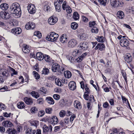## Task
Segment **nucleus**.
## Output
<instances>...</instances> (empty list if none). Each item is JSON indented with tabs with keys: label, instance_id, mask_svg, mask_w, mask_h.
Wrapping results in <instances>:
<instances>
[{
	"label": "nucleus",
	"instance_id": "f257e3e1",
	"mask_svg": "<svg viewBox=\"0 0 134 134\" xmlns=\"http://www.w3.org/2000/svg\"><path fill=\"white\" fill-rule=\"evenodd\" d=\"M10 11L12 13L15 14L17 17L21 16V11L20 7L19 4L15 3L12 4L10 7Z\"/></svg>",
	"mask_w": 134,
	"mask_h": 134
},
{
	"label": "nucleus",
	"instance_id": "f03ea898",
	"mask_svg": "<svg viewBox=\"0 0 134 134\" xmlns=\"http://www.w3.org/2000/svg\"><path fill=\"white\" fill-rule=\"evenodd\" d=\"M58 35L54 32H51L47 35L46 37V39L49 41H54L58 37Z\"/></svg>",
	"mask_w": 134,
	"mask_h": 134
},
{
	"label": "nucleus",
	"instance_id": "7ed1b4c3",
	"mask_svg": "<svg viewBox=\"0 0 134 134\" xmlns=\"http://www.w3.org/2000/svg\"><path fill=\"white\" fill-rule=\"evenodd\" d=\"M64 68L62 66H60L59 64L55 63L53 64L52 66V69L53 72L58 71L60 73H62L64 70Z\"/></svg>",
	"mask_w": 134,
	"mask_h": 134
},
{
	"label": "nucleus",
	"instance_id": "20e7f679",
	"mask_svg": "<svg viewBox=\"0 0 134 134\" xmlns=\"http://www.w3.org/2000/svg\"><path fill=\"white\" fill-rule=\"evenodd\" d=\"M120 45L123 47H126L127 50H130V47L129 46V42L128 40L126 38H123L120 40Z\"/></svg>",
	"mask_w": 134,
	"mask_h": 134
},
{
	"label": "nucleus",
	"instance_id": "39448f33",
	"mask_svg": "<svg viewBox=\"0 0 134 134\" xmlns=\"http://www.w3.org/2000/svg\"><path fill=\"white\" fill-rule=\"evenodd\" d=\"M58 20V18L54 16L50 17L48 20V22L49 24L53 25L56 23Z\"/></svg>",
	"mask_w": 134,
	"mask_h": 134
},
{
	"label": "nucleus",
	"instance_id": "423d86ee",
	"mask_svg": "<svg viewBox=\"0 0 134 134\" xmlns=\"http://www.w3.org/2000/svg\"><path fill=\"white\" fill-rule=\"evenodd\" d=\"M28 10L30 13L33 14L36 12V8L34 4H31L28 6Z\"/></svg>",
	"mask_w": 134,
	"mask_h": 134
},
{
	"label": "nucleus",
	"instance_id": "0eeeda50",
	"mask_svg": "<svg viewBox=\"0 0 134 134\" xmlns=\"http://www.w3.org/2000/svg\"><path fill=\"white\" fill-rule=\"evenodd\" d=\"M1 16L3 19H7L10 17V15L8 12L2 11L1 12Z\"/></svg>",
	"mask_w": 134,
	"mask_h": 134
},
{
	"label": "nucleus",
	"instance_id": "6e6552de",
	"mask_svg": "<svg viewBox=\"0 0 134 134\" xmlns=\"http://www.w3.org/2000/svg\"><path fill=\"white\" fill-rule=\"evenodd\" d=\"M77 44V41L74 39L70 40L68 43V46L69 47L73 48Z\"/></svg>",
	"mask_w": 134,
	"mask_h": 134
},
{
	"label": "nucleus",
	"instance_id": "1a4fd4ad",
	"mask_svg": "<svg viewBox=\"0 0 134 134\" xmlns=\"http://www.w3.org/2000/svg\"><path fill=\"white\" fill-rule=\"evenodd\" d=\"M60 40L62 43H66L68 41L67 37L66 34H63L61 36Z\"/></svg>",
	"mask_w": 134,
	"mask_h": 134
},
{
	"label": "nucleus",
	"instance_id": "9d476101",
	"mask_svg": "<svg viewBox=\"0 0 134 134\" xmlns=\"http://www.w3.org/2000/svg\"><path fill=\"white\" fill-rule=\"evenodd\" d=\"M2 124L3 126L7 128L11 127L13 125L12 123L8 120L4 121L2 122Z\"/></svg>",
	"mask_w": 134,
	"mask_h": 134
},
{
	"label": "nucleus",
	"instance_id": "9b49d317",
	"mask_svg": "<svg viewBox=\"0 0 134 134\" xmlns=\"http://www.w3.org/2000/svg\"><path fill=\"white\" fill-rule=\"evenodd\" d=\"M21 32V29L19 27L14 28L12 29V32L13 34L16 35L20 34Z\"/></svg>",
	"mask_w": 134,
	"mask_h": 134
},
{
	"label": "nucleus",
	"instance_id": "f8f14e48",
	"mask_svg": "<svg viewBox=\"0 0 134 134\" xmlns=\"http://www.w3.org/2000/svg\"><path fill=\"white\" fill-rule=\"evenodd\" d=\"M69 86L70 89L71 90H75L76 87V83L74 81H71L69 82Z\"/></svg>",
	"mask_w": 134,
	"mask_h": 134
},
{
	"label": "nucleus",
	"instance_id": "ddd939ff",
	"mask_svg": "<svg viewBox=\"0 0 134 134\" xmlns=\"http://www.w3.org/2000/svg\"><path fill=\"white\" fill-rule=\"evenodd\" d=\"M25 27L27 29H33L35 28V25L34 23L32 22H29L26 25Z\"/></svg>",
	"mask_w": 134,
	"mask_h": 134
},
{
	"label": "nucleus",
	"instance_id": "4468645a",
	"mask_svg": "<svg viewBox=\"0 0 134 134\" xmlns=\"http://www.w3.org/2000/svg\"><path fill=\"white\" fill-rule=\"evenodd\" d=\"M88 44L86 42L81 43L79 44V46L83 50L87 49L88 47Z\"/></svg>",
	"mask_w": 134,
	"mask_h": 134
},
{
	"label": "nucleus",
	"instance_id": "2eb2a0df",
	"mask_svg": "<svg viewBox=\"0 0 134 134\" xmlns=\"http://www.w3.org/2000/svg\"><path fill=\"white\" fill-rule=\"evenodd\" d=\"M125 59L127 63L130 64L132 60V57L131 54L129 53L126 54L125 56Z\"/></svg>",
	"mask_w": 134,
	"mask_h": 134
},
{
	"label": "nucleus",
	"instance_id": "dca6fc26",
	"mask_svg": "<svg viewBox=\"0 0 134 134\" xmlns=\"http://www.w3.org/2000/svg\"><path fill=\"white\" fill-rule=\"evenodd\" d=\"M25 103L28 105H31L33 103L32 99L31 98L25 97L24 99Z\"/></svg>",
	"mask_w": 134,
	"mask_h": 134
},
{
	"label": "nucleus",
	"instance_id": "f3484780",
	"mask_svg": "<svg viewBox=\"0 0 134 134\" xmlns=\"http://www.w3.org/2000/svg\"><path fill=\"white\" fill-rule=\"evenodd\" d=\"M36 132V130H32L31 127L26 128L25 131L26 134H35Z\"/></svg>",
	"mask_w": 134,
	"mask_h": 134
},
{
	"label": "nucleus",
	"instance_id": "a211bd4d",
	"mask_svg": "<svg viewBox=\"0 0 134 134\" xmlns=\"http://www.w3.org/2000/svg\"><path fill=\"white\" fill-rule=\"evenodd\" d=\"M105 47L104 44L101 43H99L97 44L94 49L97 50L98 49H99L100 50L102 51L103 50V49L105 48Z\"/></svg>",
	"mask_w": 134,
	"mask_h": 134
},
{
	"label": "nucleus",
	"instance_id": "6ab92c4d",
	"mask_svg": "<svg viewBox=\"0 0 134 134\" xmlns=\"http://www.w3.org/2000/svg\"><path fill=\"white\" fill-rule=\"evenodd\" d=\"M0 74L2 75L3 77L5 79H6L7 77L9 76L8 72L6 70H4V71H0Z\"/></svg>",
	"mask_w": 134,
	"mask_h": 134
},
{
	"label": "nucleus",
	"instance_id": "aec40b11",
	"mask_svg": "<svg viewBox=\"0 0 134 134\" xmlns=\"http://www.w3.org/2000/svg\"><path fill=\"white\" fill-rule=\"evenodd\" d=\"M36 55L37 59L39 60H41L44 59V55L41 53H37Z\"/></svg>",
	"mask_w": 134,
	"mask_h": 134
},
{
	"label": "nucleus",
	"instance_id": "412c9836",
	"mask_svg": "<svg viewBox=\"0 0 134 134\" xmlns=\"http://www.w3.org/2000/svg\"><path fill=\"white\" fill-rule=\"evenodd\" d=\"M46 100L47 103L50 104H53L54 101L52 98L50 97H47L46 98Z\"/></svg>",
	"mask_w": 134,
	"mask_h": 134
},
{
	"label": "nucleus",
	"instance_id": "4be33fe9",
	"mask_svg": "<svg viewBox=\"0 0 134 134\" xmlns=\"http://www.w3.org/2000/svg\"><path fill=\"white\" fill-rule=\"evenodd\" d=\"M117 17L120 19H122L124 17V12L122 11H118L116 14Z\"/></svg>",
	"mask_w": 134,
	"mask_h": 134
},
{
	"label": "nucleus",
	"instance_id": "5701e85b",
	"mask_svg": "<svg viewBox=\"0 0 134 134\" xmlns=\"http://www.w3.org/2000/svg\"><path fill=\"white\" fill-rule=\"evenodd\" d=\"M74 105L75 107L78 109H80L82 108V106L80 102L77 100H75L74 101Z\"/></svg>",
	"mask_w": 134,
	"mask_h": 134
},
{
	"label": "nucleus",
	"instance_id": "b1692460",
	"mask_svg": "<svg viewBox=\"0 0 134 134\" xmlns=\"http://www.w3.org/2000/svg\"><path fill=\"white\" fill-rule=\"evenodd\" d=\"M6 132L8 134H17V132L15 129H12L10 128L8 129Z\"/></svg>",
	"mask_w": 134,
	"mask_h": 134
},
{
	"label": "nucleus",
	"instance_id": "393cba45",
	"mask_svg": "<svg viewBox=\"0 0 134 134\" xmlns=\"http://www.w3.org/2000/svg\"><path fill=\"white\" fill-rule=\"evenodd\" d=\"M54 4L56 11L58 12H60L61 10V6L60 4H58L57 2H54Z\"/></svg>",
	"mask_w": 134,
	"mask_h": 134
},
{
	"label": "nucleus",
	"instance_id": "a878e982",
	"mask_svg": "<svg viewBox=\"0 0 134 134\" xmlns=\"http://www.w3.org/2000/svg\"><path fill=\"white\" fill-rule=\"evenodd\" d=\"M52 123L54 124H57L58 122V119L56 116H53L51 119Z\"/></svg>",
	"mask_w": 134,
	"mask_h": 134
},
{
	"label": "nucleus",
	"instance_id": "bb28decb",
	"mask_svg": "<svg viewBox=\"0 0 134 134\" xmlns=\"http://www.w3.org/2000/svg\"><path fill=\"white\" fill-rule=\"evenodd\" d=\"M55 82L56 84L59 86H61L63 85L62 80L59 79H56L55 80Z\"/></svg>",
	"mask_w": 134,
	"mask_h": 134
},
{
	"label": "nucleus",
	"instance_id": "cd10ccee",
	"mask_svg": "<svg viewBox=\"0 0 134 134\" xmlns=\"http://www.w3.org/2000/svg\"><path fill=\"white\" fill-rule=\"evenodd\" d=\"M64 75L65 77L67 78H69L71 76V74L69 71H66L64 72Z\"/></svg>",
	"mask_w": 134,
	"mask_h": 134
},
{
	"label": "nucleus",
	"instance_id": "c85d7f7f",
	"mask_svg": "<svg viewBox=\"0 0 134 134\" xmlns=\"http://www.w3.org/2000/svg\"><path fill=\"white\" fill-rule=\"evenodd\" d=\"M1 8L3 10L7 9L9 7L8 5L6 3H3L0 5Z\"/></svg>",
	"mask_w": 134,
	"mask_h": 134
},
{
	"label": "nucleus",
	"instance_id": "c756f323",
	"mask_svg": "<svg viewBox=\"0 0 134 134\" xmlns=\"http://www.w3.org/2000/svg\"><path fill=\"white\" fill-rule=\"evenodd\" d=\"M31 94L32 96L36 98H37L39 97V94L37 92H36L35 91H33L31 93Z\"/></svg>",
	"mask_w": 134,
	"mask_h": 134
},
{
	"label": "nucleus",
	"instance_id": "7c9ffc66",
	"mask_svg": "<svg viewBox=\"0 0 134 134\" xmlns=\"http://www.w3.org/2000/svg\"><path fill=\"white\" fill-rule=\"evenodd\" d=\"M44 59L46 62L50 63L51 62L52 59L48 55H45L44 56Z\"/></svg>",
	"mask_w": 134,
	"mask_h": 134
},
{
	"label": "nucleus",
	"instance_id": "2f4dec72",
	"mask_svg": "<svg viewBox=\"0 0 134 134\" xmlns=\"http://www.w3.org/2000/svg\"><path fill=\"white\" fill-rule=\"evenodd\" d=\"M73 17L74 19L75 20H78L79 18V15L77 12H74L73 14Z\"/></svg>",
	"mask_w": 134,
	"mask_h": 134
},
{
	"label": "nucleus",
	"instance_id": "473e14b6",
	"mask_svg": "<svg viewBox=\"0 0 134 134\" xmlns=\"http://www.w3.org/2000/svg\"><path fill=\"white\" fill-rule=\"evenodd\" d=\"M22 51L25 53H28L30 52V49L29 47H27V46H26L23 48Z\"/></svg>",
	"mask_w": 134,
	"mask_h": 134
},
{
	"label": "nucleus",
	"instance_id": "72a5a7b5",
	"mask_svg": "<svg viewBox=\"0 0 134 134\" xmlns=\"http://www.w3.org/2000/svg\"><path fill=\"white\" fill-rule=\"evenodd\" d=\"M79 36V38L82 40H86L87 37L86 34L85 33L80 34Z\"/></svg>",
	"mask_w": 134,
	"mask_h": 134
},
{
	"label": "nucleus",
	"instance_id": "f704fd0d",
	"mask_svg": "<svg viewBox=\"0 0 134 134\" xmlns=\"http://www.w3.org/2000/svg\"><path fill=\"white\" fill-rule=\"evenodd\" d=\"M25 107L24 103L23 102L19 103L17 104L18 107L19 109H23Z\"/></svg>",
	"mask_w": 134,
	"mask_h": 134
},
{
	"label": "nucleus",
	"instance_id": "c9c22d12",
	"mask_svg": "<svg viewBox=\"0 0 134 134\" xmlns=\"http://www.w3.org/2000/svg\"><path fill=\"white\" fill-rule=\"evenodd\" d=\"M117 2L118 1L117 0H111L110 4L113 7H116Z\"/></svg>",
	"mask_w": 134,
	"mask_h": 134
},
{
	"label": "nucleus",
	"instance_id": "e433bc0d",
	"mask_svg": "<svg viewBox=\"0 0 134 134\" xmlns=\"http://www.w3.org/2000/svg\"><path fill=\"white\" fill-rule=\"evenodd\" d=\"M33 74L35 78L37 79H38L40 78V76L38 73L35 71H34L33 72Z\"/></svg>",
	"mask_w": 134,
	"mask_h": 134
},
{
	"label": "nucleus",
	"instance_id": "4c0bfd02",
	"mask_svg": "<svg viewBox=\"0 0 134 134\" xmlns=\"http://www.w3.org/2000/svg\"><path fill=\"white\" fill-rule=\"evenodd\" d=\"M43 132L45 133H47L49 130V127L46 125H44L43 126Z\"/></svg>",
	"mask_w": 134,
	"mask_h": 134
},
{
	"label": "nucleus",
	"instance_id": "58836bf2",
	"mask_svg": "<svg viewBox=\"0 0 134 134\" xmlns=\"http://www.w3.org/2000/svg\"><path fill=\"white\" fill-rule=\"evenodd\" d=\"M40 91L41 93L43 94H46L47 90L45 88L42 87L40 88Z\"/></svg>",
	"mask_w": 134,
	"mask_h": 134
},
{
	"label": "nucleus",
	"instance_id": "ea45409f",
	"mask_svg": "<svg viewBox=\"0 0 134 134\" xmlns=\"http://www.w3.org/2000/svg\"><path fill=\"white\" fill-rule=\"evenodd\" d=\"M49 70L47 68H43L42 71V74L44 75L47 74L49 72Z\"/></svg>",
	"mask_w": 134,
	"mask_h": 134
},
{
	"label": "nucleus",
	"instance_id": "a19ab883",
	"mask_svg": "<svg viewBox=\"0 0 134 134\" xmlns=\"http://www.w3.org/2000/svg\"><path fill=\"white\" fill-rule=\"evenodd\" d=\"M34 36L37 37L38 38H41L42 37L41 33L39 31H36L34 33Z\"/></svg>",
	"mask_w": 134,
	"mask_h": 134
},
{
	"label": "nucleus",
	"instance_id": "79ce46f5",
	"mask_svg": "<svg viewBox=\"0 0 134 134\" xmlns=\"http://www.w3.org/2000/svg\"><path fill=\"white\" fill-rule=\"evenodd\" d=\"M71 27L73 29L75 30L77 28L78 25L76 23H72L71 24Z\"/></svg>",
	"mask_w": 134,
	"mask_h": 134
},
{
	"label": "nucleus",
	"instance_id": "37998d69",
	"mask_svg": "<svg viewBox=\"0 0 134 134\" xmlns=\"http://www.w3.org/2000/svg\"><path fill=\"white\" fill-rule=\"evenodd\" d=\"M79 53V50L77 49H76L72 53V54L75 57L78 55Z\"/></svg>",
	"mask_w": 134,
	"mask_h": 134
},
{
	"label": "nucleus",
	"instance_id": "c03bdc74",
	"mask_svg": "<svg viewBox=\"0 0 134 134\" xmlns=\"http://www.w3.org/2000/svg\"><path fill=\"white\" fill-rule=\"evenodd\" d=\"M31 126H34L36 128L39 125V122L37 121H33L31 123Z\"/></svg>",
	"mask_w": 134,
	"mask_h": 134
},
{
	"label": "nucleus",
	"instance_id": "a18cd8bd",
	"mask_svg": "<svg viewBox=\"0 0 134 134\" xmlns=\"http://www.w3.org/2000/svg\"><path fill=\"white\" fill-rule=\"evenodd\" d=\"M37 108L35 107H34L31 108L30 109L31 112L33 113H35L37 112Z\"/></svg>",
	"mask_w": 134,
	"mask_h": 134
},
{
	"label": "nucleus",
	"instance_id": "49530a36",
	"mask_svg": "<svg viewBox=\"0 0 134 134\" xmlns=\"http://www.w3.org/2000/svg\"><path fill=\"white\" fill-rule=\"evenodd\" d=\"M92 33H97L98 32V30L97 28L96 27H93V28L91 30Z\"/></svg>",
	"mask_w": 134,
	"mask_h": 134
},
{
	"label": "nucleus",
	"instance_id": "de8ad7c7",
	"mask_svg": "<svg viewBox=\"0 0 134 134\" xmlns=\"http://www.w3.org/2000/svg\"><path fill=\"white\" fill-rule=\"evenodd\" d=\"M52 111V108H47L45 109L46 112V113L51 114Z\"/></svg>",
	"mask_w": 134,
	"mask_h": 134
},
{
	"label": "nucleus",
	"instance_id": "09e8293b",
	"mask_svg": "<svg viewBox=\"0 0 134 134\" xmlns=\"http://www.w3.org/2000/svg\"><path fill=\"white\" fill-rule=\"evenodd\" d=\"M87 84H86L85 85V90L86 91L85 92V93H88L89 94L90 93V91L88 87L87 86Z\"/></svg>",
	"mask_w": 134,
	"mask_h": 134
},
{
	"label": "nucleus",
	"instance_id": "8fccbe9b",
	"mask_svg": "<svg viewBox=\"0 0 134 134\" xmlns=\"http://www.w3.org/2000/svg\"><path fill=\"white\" fill-rule=\"evenodd\" d=\"M124 3L123 2L118 1L116 7H121L123 5Z\"/></svg>",
	"mask_w": 134,
	"mask_h": 134
},
{
	"label": "nucleus",
	"instance_id": "3c124183",
	"mask_svg": "<svg viewBox=\"0 0 134 134\" xmlns=\"http://www.w3.org/2000/svg\"><path fill=\"white\" fill-rule=\"evenodd\" d=\"M121 73L125 81L127 82V77L126 73L124 71H122L121 72Z\"/></svg>",
	"mask_w": 134,
	"mask_h": 134
},
{
	"label": "nucleus",
	"instance_id": "603ef678",
	"mask_svg": "<svg viewBox=\"0 0 134 134\" xmlns=\"http://www.w3.org/2000/svg\"><path fill=\"white\" fill-rule=\"evenodd\" d=\"M65 114V113L64 110H62L59 113L60 116L61 117H64Z\"/></svg>",
	"mask_w": 134,
	"mask_h": 134
},
{
	"label": "nucleus",
	"instance_id": "864d4df0",
	"mask_svg": "<svg viewBox=\"0 0 134 134\" xmlns=\"http://www.w3.org/2000/svg\"><path fill=\"white\" fill-rule=\"evenodd\" d=\"M67 7L66 5V2L65 1H64L62 4V9L64 10H65L67 8Z\"/></svg>",
	"mask_w": 134,
	"mask_h": 134
},
{
	"label": "nucleus",
	"instance_id": "5fc2aeb1",
	"mask_svg": "<svg viewBox=\"0 0 134 134\" xmlns=\"http://www.w3.org/2000/svg\"><path fill=\"white\" fill-rule=\"evenodd\" d=\"M53 98L54 99L57 100L59 99L60 97V96L57 94H54L53 96Z\"/></svg>",
	"mask_w": 134,
	"mask_h": 134
},
{
	"label": "nucleus",
	"instance_id": "6e6d98bb",
	"mask_svg": "<svg viewBox=\"0 0 134 134\" xmlns=\"http://www.w3.org/2000/svg\"><path fill=\"white\" fill-rule=\"evenodd\" d=\"M96 25L95 21H91L89 23V26L90 27H94V26Z\"/></svg>",
	"mask_w": 134,
	"mask_h": 134
},
{
	"label": "nucleus",
	"instance_id": "4d7b16f0",
	"mask_svg": "<svg viewBox=\"0 0 134 134\" xmlns=\"http://www.w3.org/2000/svg\"><path fill=\"white\" fill-rule=\"evenodd\" d=\"M68 13L70 14L72 12V10L71 9L70 7L69 6H68L67 8L65 9Z\"/></svg>",
	"mask_w": 134,
	"mask_h": 134
},
{
	"label": "nucleus",
	"instance_id": "13d9d810",
	"mask_svg": "<svg viewBox=\"0 0 134 134\" xmlns=\"http://www.w3.org/2000/svg\"><path fill=\"white\" fill-rule=\"evenodd\" d=\"M127 9V12H131L132 13H133V12L134 11V9L131 7L128 8Z\"/></svg>",
	"mask_w": 134,
	"mask_h": 134
},
{
	"label": "nucleus",
	"instance_id": "bf43d9fd",
	"mask_svg": "<svg viewBox=\"0 0 134 134\" xmlns=\"http://www.w3.org/2000/svg\"><path fill=\"white\" fill-rule=\"evenodd\" d=\"M89 100L90 101L92 102H93L95 101L94 97L93 95L90 96Z\"/></svg>",
	"mask_w": 134,
	"mask_h": 134
},
{
	"label": "nucleus",
	"instance_id": "052dcab7",
	"mask_svg": "<svg viewBox=\"0 0 134 134\" xmlns=\"http://www.w3.org/2000/svg\"><path fill=\"white\" fill-rule=\"evenodd\" d=\"M11 114L10 113H7L5 112L3 113V116L7 118L10 117Z\"/></svg>",
	"mask_w": 134,
	"mask_h": 134
},
{
	"label": "nucleus",
	"instance_id": "680f3d73",
	"mask_svg": "<svg viewBox=\"0 0 134 134\" xmlns=\"http://www.w3.org/2000/svg\"><path fill=\"white\" fill-rule=\"evenodd\" d=\"M103 36H100L98 37L97 40L99 42H103Z\"/></svg>",
	"mask_w": 134,
	"mask_h": 134
},
{
	"label": "nucleus",
	"instance_id": "e2e57ef3",
	"mask_svg": "<svg viewBox=\"0 0 134 134\" xmlns=\"http://www.w3.org/2000/svg\"><path fill=\"white\" fill-rule=\"evenodd\" d=\"M43 101V99L42 98H40L37 100V103L38 104H42Z\"/></svg>",
	"mask_w": 134,
	"mask_h": 134
},
{
	"label": "nucleus",
	"instance_id": "0e129e2a",
	"mask_svg": "<svg viewBox=\"0 0 134 134\" xmlns=\"http://www.w3.org/2000/svg\"><path fill=\"white\" fill-rule=\"evenodd\" d=\"M68 59L71 63L73 62L74 60V58L71 56L68 57Z\"/></svg>",
	"mask_w": 134,
	"mask_h": 134
},
{
	"label": "nucleus",
	"instance_id": "69168bd1",
	"mask_svg": "<svg viewBox=\"0 0 134 134\" xmlns=\"http://www.w3.org/2000/svg\"><path fill=\"white\" fill-rule=\"evenodd\" d=\"M75 117L76 116L74 114L71 116L70 118V121L71 122H72Z\"/></svg>",
	"mask_w": 134,
	"mask_h": 134
},
{
	"label": "nucleus",
	"instance_id": "338daca9",
	"mask_svg": "<svg viewBox=\"0 0 134 134\" xmlns=\"http://www.w3.org/2000/svg\"><path fill=\"white\" fill-rule=\"evenodd\" d=\"M83 59L82 58V57L81 56H80L76 59V60L77 62H80L82 61Z\"/></svg>",
	"mask_w": 134,
	"mask_h": 134
},
{
	"label": "nucleus",
	"instance_id": "774afa93",
	"mask_svg": "<svg viewBox=\"0 0 134 134\" xmlns=\"http://www.w3.org/2000/svg\"><path fill=\"white\" fill-rule=\"evenodd\" d=\"M50 7L48 5H45L44 6V9L45 11H48Z\"/></svg>",
	"mask_w": 134,
	"mask_h": 134
}]
</instances>
